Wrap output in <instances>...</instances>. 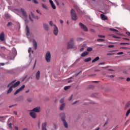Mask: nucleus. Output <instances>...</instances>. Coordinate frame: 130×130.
<instances>
[{
    "mask_svg": "<svg viewBox=\"0 0 130 130\" xmlns=\"http://www.w3.org/2000/svg\"><path fill=\"white\" fill-rule=\"evenodd\" d=\"M49 3L53 10L56 9V6H55V5H54V3H53V1H52V0H49Z\"/></svg>",
    "mask_w": 130,
    "mask_h": 130,
    "instance_id": "nucleus-9",
    "label": "nucleus"
},
{
    "mask_svg": "<svg viewBox=\"0 0 130 130\" xmlns=\"http://www.w3.org/2000/svg\"><path fill=\"white\" fill-rule=\"evenodd\" d=\"M17 105H12V106H9V108H12L13 107H14L15 106H16Z\"/></svg>",
    "mask_w": 130,
    "mask_h": 130,
    "instance_id": "nucleus-56",
    "label": "nucleus"
},
{
    "mask_svg": "<svg viewBox=\"0 0 130 130\" xmlns=\"http://www.w3.org/2000/svg\"><path fill=\"white\" fill-rule=\"evenodd\" d=\"M12 124L11 123H9V124H8L9 127L10 128H11L12 127Z\"/></svg>",
    "mask_w": 130,
    "mask_h": 130,
    "instance_id": "nucleus-45",
    "label": "nucleus"
},
{
    "mask_svg": "<svg viewBox=\"0 0 130 130\" xmlns=\"http://www.w3.org/2000/svg\"><path fill=\"white\" fill-rule=\"evenodd\" d=\"M45 59L47 62H50V60H51V54H50V52L47 51L46 52Z\"/></svg>",
    "mask_w": 130,
    "mask_h": 130,
    "instance_id": "nucleus-3",
    "label": "nucleus"
},
{
    "mask_svg": "<svg viewBox=\"0 0 130 130\" xmlns=\"http://www.w3.org/2000/svg\"><path fill=\"white\" fill-rule=\"evenodd\" d=\"M91 57H88L84 59V61L85 62H89L91 60Z\"/></svg>",
    "mask_w": 130,
    "mask_h": 130,
    "instance_id": "nucleus-29",
    "label": "nucleus"
},
{
    "mask_svg": "<svg viewBox=\"0 0 130 130\" xmlns=\"http://www.w3.org/2000/svg\"><path fill=\"white\" fill-rule=\"evenodd\" d=\"M110 30L112 31L118 32V30L114 28H110Z\"/></svg>",
    "mask_w": 130,
    "mask_h": 130,
    "instance_id": "nucleus-33",
    "label": "nucleus"
},
{
    "mask_svg": "<svg viewBox=\"0 0 130 130\" xmlns=\"http://www.w3.org/2000/svg\"><path fill=\"white\" fill-rule=\"evenodd\" d=\"M42 7L44 9H45V10H47V6H46V5L44 4H42Z\"/></svg>",
    "mask_w": 130,
    "mask_h": 130,
    "instance_id": "nucleus-31",
    "label": "nucleus"
},
{
    "mask_svg": "<svg viewBox=\"0 0 130 130\" xmlns=\"http://www.w3.org/2000/svg\"><path fill=\"white\" fill-rule=\"evenodd\" d=\"M121 45H129V43H120V44Z\"/></svg>",
    "mask_w": 130,
    "mask_h": 130,
    "instance_id": "nucleus-37",
    "label": "nucleus"
},
{
    "mask_svg": "<svg viewBox=\"0 0 130 130\" xmlns=\"http://www.w3.org/2000/svg\"><path fill=\"white\" fill-rule=\"evenodd\" d=\"M70 88V86H64V89L65 90H68V89H69Z\"/></svg>",
    "mask_w": 130,
    "mask_h": 130,
    "instance_id": "nucleus-39",
    "label": "nucleus"
},
{
    "mask_svg": "<svg viewBox=\"0 0 130 130\" xmlns=\"http://www.w3.org/2000/svg\"><path fill=\"white\" fill-rule=\"evenodd\" d=\"M123 40L129 41V39L127 38H123Z\"/></svg>",
    "mask_w": 130,
    "mask_h": 130,
    "instance_id": "nucleus-64",
    "label": "nucleus"
},
{
    "mask_svg": "<svg viewBox=\"0 0 130 130\" xmlns=\"http://www.w3.org/2000/svg\"><path fill=\"white\" fill-rule=\"evenodd\" d=\"M83 39L82 38H80V37L77 38L76 39V41L77 42H81V41H83Z\"/></svg>",
    "mask_w": 130,
    "mask_h": 130,
    "instance_id": "nucleus-28",
    "label": "nucleus"
},
{
    "mask_svg": "<svg viewBox=\"0 0 130 130\" xmlns=\"http://www.w3.org/2000/svg\"><path fill=\"white\" fill-rule=\"evenodd\" d=\"M72 98H73V95H72L70 96V98H69V101H71L72 99Z\"/></svg>",
    "mask_w": 130,
    "mask_h": 130,
    "instance_id": "nucleus-51",
    "label": "nucleus"
},
{
    "mask_svg": "<svg viewBox=\"0 0 130 130\" xmlns=\"http://www.w3.org/2000/svg\"><path fill=\"white\" fill-rule=\"evenodd\" d=\"M32 101V99H31L30 98H28L27 99V101L28 102H31Z\"/></svg>",
    "mask_w": 130,
    "mask_h": 130,
    "instance_id": "nucleus-34",
    "label": "nucleus"
},
{
    "mask_svg": "<svg viewBox=\"0 0 130 130\" xmlns=\"http://www.w3.org/2000/svg\"><path fill=\"white\" fill-rule=\"evenodd\" d=\"M32 2L34 4H39V2L37 0H32Z\"/></svg>",
    "mask_w": 130,
    "mask_h": 130,
    "instance_id": "nucleus-42",
    "label": "nucleus"
},
{
    "mask_svg": "<svg viewBox=\"0 0 130 130\" xmlns=\"http://www.w3.org/2000/svg\"><path fill=\"white\" fill-rule=\"evenodd\" d=\"M29 19L30 21L33 22V20L32 19L31 17H30V15H29Z\"/></svg>",
    "mask_w": 130,
    "mask_h": 130,
    "instance_id": "nucleus-48",
    "label": "nucleus"
},
{
    "mask_svg": "<svg viewBox=\"0 0 130 130\" xmlns=\"http://www.w3.org/2000/svg\"><path fill=\"white\" fill-rule=\"evenodd\" d=\"M92 48H91V47H88V48H87V51H88V52H91V51H92Z\"/></svg>",
    "mask_w": 130,
    "mask_h": 130,
    "instance_id": "nucleus-32",
    "label": "nucleus"
},
{
    "mask_svg": "<svg viewBox=\"0 0 130 130\" xmlns=\"http://www.w3.org/2000/svg\"><path fill=\"white\" fill-rule=\"evenodd\" d=\"M47 125V123H46V122L43 123L42 124V130H47V129H46Z\"/></svg>",
    "mask_w": 130,
    "mask_h": 130,
    "instance_id": "nucleus-14",
    "label": "nucleus"
},
{
    "mask_svg": "<svg viewBox=\"0 0 130 130\" xmlns=\"http://www.w3.org/2000/svg\"><path fill=\"white\" fill-rule=\"evenodd\" d=\"M126 81L127 82H129L130 81V78H129V77L127 78Z\"/></svg>",
    "mask_w": 130,
    "mask_h": 130,
    "instance_id": "nucleus-55",
    "label": "nucleus"
},
{
    "mask_svg": "<svg viewBox=\"0 0 130 130\" xmlns=\"http://www.w3.org/2000/svg\"><path fill=\"white\" fill-rule=\"evenodd\" d=\"M84 50V48H81V49H80V52H82V51H83Z\"/></svg>",
    "mask_w": 130,
    "mask_h": 130,
    "instance_id": "nucleus-60",
    "label": "nucleus"
},
{
    "mask_svg": "<svg viewBox=\"0 0 130 130\" xmlns=\"http://www.w3.org/2000/svg\"><path fill=\"white\" fill-rule=\"evenodd\" d=\"M15 130H18V126H15Z\"/></svg>",
    "mask_w": 130,
    "mask_h": 130,
    "instance_id": "nucleus-62",
    "label": "nucleus"
},
{
    "mask_svg": "<svg viewBox=\"0 0 130 130\" xmlns=\"http://www.w3.org/2000/svg\"><path fill=\"white\" fill-rule=\"evenodd\" d=\"M25 23H28V21L26 19H25Z\"/></svg>",
    "mask_w": 130,
    "mask_h": 130,
    "instance_id": "nucleus-63",
    "label": "nucleus"
},
{
    "mask_svg": "<svg viewBox=\"0 0 130 130\" xmlns=\"http://www.w3.org/2000/svg\"><path fill=\"white\" fill-rule=\"evenodd\" d=\"M60 117H61V120L62 121L63 119H65L66 116L64 113H61L60 114Z\"/></svg>",
    "mask_w": 130,
    "mask_h": 130,
    "instance_id": "nucleus-19",
    "label": "nucleus"
},
{
    "mask_svg": "<svg viewBox=\"0 0 130 130\" xmlns=\"http://www.w3.org/2000/svg\"><path fill=\"white\" fill-rule=\"evenodd\" d=\"M105 40L103 39H98V42H104Z\"/></svg>",
    "mask_w": 130,
    "mask_h": 130,
    "instance_id": "nucleus-35",
    "label": "nucleus"
},
{
    "mask_svg": "<svg viewBox=\"0 0 130 130\" xmlns=\"http://www.w3.org/2000/svg\"><path fill=\"white\" fill-rule=\"evenodd\" d=\"M60 23L62 24L63 23V21L62 20H60Z\"/></svg>",
    "mask_w": 130,
    "mask_h": 130,
    "instance_id": "nucleus-61",
    "label": "nucleus"
},
{
    "mask_svg": "<svg viewBox=\"0 0 130 130\" xmlns=\"http://www.w3.org/2000/svg\"><path fill=\"white\" fill-rule=\"evenodd\" d=\"M14 114H15L17 116H18V114L17 112L16 111H14L13 112Z\"/></svg>",
    "mask_w": 130,
    "mask_h": 130,
    "instance_id": "nucleus-52",
    "label": "nucleus"
},
{
    "mask_svg": "<svg viewBox=\"0 0 130 130\" xmlns=\"http://www.w3.org/2000/svg\"><path fill=\"white\" fill-rule=\"evenodd\" d=\"M122 54H123V52H120L117 53V55H122Z\"/></svg>",
    "mask_w": 130,
    "mask_h": 130,
    "instance_id": "nucleus-46",
    "label": "nucleus"
},
{
    "mask_svg": "<svg viewBox=\"0 0 130 130\" xmlns=\"http://www.w3.org/2000/svg\"><path fill=\"white\" fill-rule=\"evenodd\" d=\"M20 84V81H17V82H15L14 84H13L12 87L13 88H15L16 87H18Z\"/></svg>",
    "mask_w": 130,
    "mask_h": 130,
    "instance_id": "nucleus-16",
    "label": "nucleus"
},
{
    "mask_svg": "<svg viewBox=\"0 0 130 130\" xmlns=\"http://www.w3.org/2000/svg\"><path fill=\"white\" fill-rule=\"evenodd\" d=\"M15 82V80H14V81H12L11 82H10V83H9L8 85H7V88H9L10 87V86L11 85H13Z\"/></svg>",
    "mask_w": 130,
    "mask_h": 130,
    "instance_id": "nucleus-30",
    "label": "nucleus"
},
{
    "mask_svg": "<svg viewBox=\"0 0 130 130\" xmlns=\"http://www.w3.org/2000/svg\"><path fill=\"white\" fill-rule=\"evenodd\" d=\"M49 24L50 25V26L51 27H54V25H55V24H53V22L52 21H50L49 22Z\"/></svg>",
    "mask_w": 130,
    "mask_h": 130,
    "instance_id": "nucleus-25",
    "label": "nucleus"
},
{
    "mask_svg": "<svg viewBox=\"0 0 130 130\" xmlns=\"http://www.w3.org/2000/svg\"><path fill=\"white\" fill-rule=\"evenodd\" d=\"M65 104H62L60 107V110H63L64 109Z\"/></svg>",
    "mask_w": 130,
    "mask_h": 130,
    "instance_id": "nucleus-26",
    "label": "nucleus"
},
{
    "mask_svg": "<svg viewBox=\"0 0 130 130\" xmlns=\"http://www.w3.org/2000/svg\"><path fill=\"white\" fill-rule=\"evenodd\" d=\"M5 63H0V66H4Z\"/></svg>",
    "mask_w": 130,
    "mask_h": 130,
    "instance_id": "nucleus-57",
    "label": "nucleus"
},
{
    "mask_svg": "<svg viewBox=\"0 0 130 130\" xmlns=\"http://www.w3.org/2000/svg\"><path fill=\"white\" fill-rule=\"evenodd\" d=\"M79 26L81 27L82 29H83L84 31L87 32L88 29L87 27L83 23H79Z\"/></svg>",
    "mask_w": 130,
    "mask_h": 130,
    "instance_id": "nucleus-5",
    "label": "nucleus"
},
{
    "mask_svg": "<svg viewBox=\"0 0 130 130\" xmlns=\"http://www.w3.org/2000/svg\"><path fill=\"white\" fill-rule=\"evenodd\" d=\"M90 31L92 32H95V30L93 29H91Z\"/></svg>",
    "mask_w": 130,
    "mask_h": 130,
    "instance_id": "nucleus-59",
    "label": "nucleus"
},
{
    "mask_svg": "<svg viewBox=\"0 0 130 130\" xmlns=\"http://www.w3.org/2000/svg\"><path fill=\"white\" fill-rule=\"evenodd\" d=\"M126 34L128 36H130V32H126Z\"/></svg>",
    "mask_w": 130,
    "mask_h": 130,
    "instance_id": "nucleus-58",
    "label": "nucleus"
},
{
    "mask_svg": "<svg viewBox=\"0 0 130 130\" xmlns=\"http://www.w3.org/2000/svg\"><path fill=\"white\" fill-rule=\"evenodd\" d=\"M108 77H109V78H113L114 77V76L111 75H108Z\"/></svg>",
    "mask_w": 130,
    "mask_h": 130,
    "instance_id": "nucleus-49",
    "label": "nucleus"
},
{
    "mask_svg": "<svg viewBox=\"0 0 130 130\" xmlns=\"http://www.w3.org/2000/svg\"><path fill=\"white\" fill-rule=\"evenodd\" d=\"M25 87V85H22V86H21L20 88H18V89H17V90H16V91L14 93V95H16L17 94L19 93L20 91L23 90Z\"/></svg>",
    "mask_w": 130,
    "mask_h": 130,
    "instance_id": "nucleus-6",
    "label": "nucleus"
},
{
    "mask_svg": "<svg viewBox=\"0 0 130 130\" xmlns=\"http://www.w3.org/2000/svg\"><path fill=\"white\" fill-rule=\"evenodd\" d=\"M29 115L33 118H36L37 117L36 113H35L34 111H32L31 110L30 111Z\"/></svg>",
    "mask_w": 130,
    "mask_h": 130,
    "instance_id": "nucleus-10",
    "label": "nucleus"
},
{
    "mask_svg": "<svg viewBox=\"0 0 130 130\" xmlns=\"http://www.w3.org/2000/svg\"><path fill=\"white\" fill-rule=\"evenodd\" d=\"M129 114H130V109L127 111L126 114V116L127 117Z\"/></svg>",
    "mask_w": 130,
    "mask_h": 130,
    "instance_id": "nucleus-38",
    "label": "nucleus"
},
{
    "mask_svg": "<svg viewBox=\"0 0 130 130\" xmlns=\"http://www.w3.org/2000/svg\"><path fill=\"white\" fill-rule=\"evenodd\" d=\"M114 47V46L113 45H108V48H113Z\"/></svg>",
    "mask_w": 130,
    "mask_h": 130,
    "instance_id": "nucleus-44",
    "label": "nucleus"
},
{
    "mask_svg": "<svg viewBox=\"0 0 130 130\" xmlns=\"http://www.w3.org/2000/svg\"><path fill=\"white\" fill-rule=\"evenodd\" d=\"M100 59V57L99 56L96 57L93 60H92V62H95L98 61Z\"/></svg>",
    "mask_w": 130,
    "mask_h": 130,
    "instance_id": "nucleus-24",
    "label": "nucleus"
},
{
    "mask_svg": "<svg viewBox=\"0 0 130 130\" xmlns=\"http://www.w3.org/2000/svg\"><path fill=\"white\" fill-rule=\"evenodd\" d=\"M53 32L55 36H57L58 34V28L56 26V25H54V27L53 28Z\"/></svg>",
    "mask_w": 130,
    "mask_h": 130,
    "instance_id": "nucleus-4",
    "label": "nucleus"
},
{
    "mask_svg": "<svg viewBox=\"0 0 130 130\" xmlns=\"http://www.w3.org/2000/svg\"><path fill=\"white\" fill-rule=\"evenodd\" d=\"M26 36H29L30 35V29L28 25H26V29H25Z\"/></svg>",
    "mask_w": 130,
    "mask_h": 130,
    "instance_id": "nucleus-13",
    "label": "nucleus"
},
{
    "mask_svg": "<svg viewBox=\"0 0 130 130\" xmlns=\"http://www.w3.org/2000/svg\"><path fill=\"white\" fill-rule=\"evenodd\" d=\"M31 50H32L31 48V47H29V48H28V53H30V52L31 51Z\"/></svg>",
    "mask_w": 130,
    "mask_h": 130,
    "instance_id": "nucleus-47",
    "label": "nucleus"
},
{
    "mask_svg": "<svg viewBox=\"0 0 130 130\" xmlns=\"http://www.w3.org/2000/svg\"><path fill=\"white\" fill-rule=\"evenodd\" d=\"M37 60L36 59V60H35V64H34V68H35V67H36V63H37Z\"/></svg>",
    "mask_w": 130,
    "mask_h": 130,
    "instance_id": "nucleus-54",
    "label": "nucleus"
},
{
    "mask_svg": "<svg viewBox=\"0 0 130 130\" xmlns=\"http://www.w3.org/2000/svg\"><path fill=\"white\" fill-rule=\"evenodd\" d=\"M43 27H44V29L46 31H49V26H48V24H47L46 23H44L43 24Z\"/></svg>",
    "mask_w": 130,
    "mask_h": 130,
    "instance_id": "nucleus-12",
    "label": "nucleus"
},
{
    "mask_svg": "<svg viewBox=\"0 0 130 130\" xmlns=\"http://www.w3.org/2000/svg\"><path fill=\"white\" fill-rule=\"evenodd\" d=\"M13 87L12 86H10L9 87L8 90L7 91V93L9 94L10 93H11L13 91Z\"/></svg>",
    "mask_w": 130,
    "mask_h": 130,
    "instance_id": "nucleus-20",
    "label": "nucleus"
},
{
    "mask_svg": "<svg viewBox=\"0 0 130 130\" xmlns=\"http://www.w3.org/2000/svg\"><path fill=\"white\" fill-rule=\"evenodd\" d=\"M98 37L100 38H105V36H104V35H98Z\"/></svg>",
    "mask_w": 130,
    "mask_h": 130,
    "instance_id": "nucleus-36",
    "label": "nucleus"
},
{
    "mask_svg": "<svg viewBox=\"0 0 130 130\" xmlns=\"http://www.w3.org/2000/svg\"><path fill=\"white\" fill-rule=\"evenodd\" d=\"M112 37H113V38H115V39H120L119 37L116 36L115 35H114L112 36Z\"/></svg>",
    "mask_w": 130,
    "mask_h": 130,
    "instance_id": "nucleus-41",
    "label": "nucleus"
},
{
    "mask_svg": "<svg viewBox=\"0 0 130 130\" xmlns=\"http://www.w3.org/2000/svg\"><path fill=\"white\" fill-rule=\"evenodd\" d=\"M130 106V102H129L126 105V108H128Z\"/></svg>",
    "mask_w": 130,
    "mask_h": 130,
    "instance_id": "nucleus-43",
    "label": "nucleus"
},
{
    "mask_svg": "<svg viewBox=\"0 0 130 130\" xmlns=\"http://www.w3.org/2000/svg\"><path fill=\"white\" fill-rule=\"evenodd\" d=\"M63 122L64 126L66 128H68V125L65 119H62V121Z\"/></svg>",
    "mask_w": 130,
    "mask_h": 130,
    "instance_id": "nucleus-22",
    "label": "nucleus"
},
{
    "mask_svg": "<svg viewBox=\"0 0 130 130\" xmlns=\"http://www.w3.org/2000/svg\"><path fill=\"white\" fill-rule=\"evenodd\" d=\"M101 17L103 20H107V17L104 14L101 15Z\"/></svg>",
    "mask_w": 130,
    "mask_h": 130,
    "instance_id": "nucleus-21",
    "label": "nucleus"
},
{
    "mask_svg": "<svg viewBox=\"0 0 130 130\" xmlns=\"http://www.w3.org/2000/svg\"><path fill=\"white\" fill-rule=\"evenodd\" d=\"M71 15L72 20L76 21L78 19L77 16L74 9H72L71 11Z\"/></svg>",
    "mask_w": 130,
    "mask_h": 130,
    "instance_id": "nucleus-2",
    "label": "nucleus"
},
{
    "mask_svg": "<svg viewBox=\"0 0 130 130\" xmlns=\"http://www.w3.org/2000/svg\"><path fill=\"white\" fill-rule=\"evenodd\" d=\"M105 63V62H101L99 64V66H101Z\"/></svg>",
    "mask_w": 130,
    "mask_h": 130,
    "instance_id": "nucleus-50",
    "label": "nucleus"
},
{
    "mask_svg": "<svg viewBox=\"0 0 130 130\" xmlns=\"http://www.w3.org/2000/svg\"><path fill=\"white\" fill-rule=\"evenodd\" d=\"M40 74L41 72L40 71H38L36 74V79L39 80L40 79Z\"/></svg>",
    "mask_w": 130,
    "mask_h": 130,
    "instance_id": "nucleus-17",
    "label": "nucleus"
},
{
    "mask_svg": "<svg viewBox=\"0 0 130 130\" xmlns=\"http://www.w3.org/2000/svg\"><path fill=\"white\" fill-rule=\"evenodd\" d=\"M7 26L8 27L11 26L12 27H13V24L11 22H9L8 23Z\"/></svg>",
    "mask_w": 130,
    "mask_h": 130,
    "instance_id": "nucleus-27",
    "label": "nucleus"
},
{
    "mask_svg": "<svg viewBox=\"0 0 130 130\" xmlns=\"http://www.w3.org/2000/svg\"><path fill=\"white\" fill-rule=\"evenodd\" d=\"M20 11H21V13L23 15V16L24 18H26L27 17V13H26V11H25V10L23 8H21L20 9Z\"/></svg>",
    "mask_w": 130,
    "mask_h": 130,
    "instance_id": "nucleus-7",
    "label": "nucleus"
},
{
    "mask_svg": "<svg viewBox=\"0 0 130 130\" xmlns=\"http://www.w3.org/2000/svg\"><path fill=\"white\" fill-rule=\"evenodd\" d=\"M5 40V34L4 32H2L0 34V41H4Z\"/></svg>",
    "mask_w": 130,
    "mask_h": 130,
    "instance_id": "nucleus-15",
    "label": "nucleus"
},
{
    "mask_svg": "<svg viewBox=\"0 0 130 130\" xmlns=\"http://www.w3.org/2000/svg\"><path fill=\"white\" fill-rule=\"evenodd\" d=\"M63 102H64V98L61 99V100H60V103H63Z\"/></svg>",
    "mask_w": 130,
    "mask_h": 130,
    "instance_id": "nucleus-40",
    "label": "nucleus"
},
{
    "mask_svg": "<svg viewBox=\"0 0 130 130\" xmlns=\"http://www.w3.org/2000/svg\"><path fill=\"white\" fill-rule=\"evenodd\" d=\"M33 43V47L35 50H37L38 48V43L36 40L33 39L32 41Z\"/></svg>",
    "mask_w": 130,
    "mask_h": 130,
    "instance_id": "nucleus-8",
    "label": "nucleus"
},
{
    "mask_svg": "<svg viewBox=\"0 0 130 130\" xmlns=\"http://www.w3.org/2000/svg\"><path fill=\"white\" fill-rule=\"evenodd\" d=\"M31 111L35 113H39L41 111V108L40 107H36L32 109Z\"/></svg>",
    "mask_w": 130,
    "mask_h": 130,
    "instance_id": "nucleus-11",
    "label": "nucleus"
},
{
    "mask_svg": "<svg viewBox=\"0 0 130 130\" xmlns=\"http://www.w3.org/2000/svg\"><path fill=\"white\" fill-rule=\"evenodd\" d=\"M75 47V39L74 38H70L68 42L67 48L74 49Z\"/></svg>",
    "mask_w": 130,
    "mask_h": 130,
    "instance_id": "nucleus-1",
    "label": "nucleus"
},
{
    "mask_svg": "<svg viewBox=\"0 0 130 130\" xmlns=\"http://www.w3.org/2000/svg\"><path fill=\"white\" fill-rule=\"evenodd\" d=\"M88 54V52H84L81 54V57H85V56H87Z\"/></svg>",
    "mask_w": 130,
    "mask_h": 130,
    "instance_id": "nucleus-23",
    "label": "nucleus"
},
{
    "mask_svg": "<svg viewBox=\"0 0 130 130\" xmlns=\"http://www.w3.org/2000/svg\"><path fill=\"white\" fill-rule=\"evenodd\" d=\"M36 12L38 14H40V15H41V13L39 12V10H36Z\"/></svg>",
    "mask_w": 130,
    "mask_h": 130,
    "instance_id": "nucleus-53",
    "label": "nucleus"
},
{
    "mask_svg": "<svg viewBox=\"0 0 130 130\" xmlns=\"http://www.w3.org/2000/svg\"><path fill=\"white\" fill-rule=\"evenodd\" d=\"M30 14L31 15V16L35 19H37V20H39V17L38 16H35V15L34 14L32 13V12H31L30 13Z\"/></svg>",
    "mask_w": 130,
    "mask_h": 130,
    "instance_id": "nucleus-18",
    "label": "nucleus"
}]
</instances>
